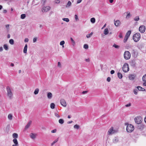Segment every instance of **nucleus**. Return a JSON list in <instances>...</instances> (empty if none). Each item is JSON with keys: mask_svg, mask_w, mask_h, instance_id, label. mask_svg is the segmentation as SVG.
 <instances>
[{"mask_svg": "<svg viewBox=\"0 0 146 146\" xmlns=\"http://www.w3.org/2000/svg\"><path fill=\"white\" fill-rule=\"evenodd\" d=\"M108 30L107 28H106L105 29L104 33L105 35H107L108 33Z\"/></svg>", "mask_w": 146, "mask_h": 146, "instance_id": "nucleus-23", "label": "nucleus"}, {"mask_svg": "<svg viewBox=\"0 0 146 146\" xmlns=\"http://www.w3.org/2000/svg\"><path fill=\"white\" fill-rule=\"evenodd\" d=\"M142 119L141 116H138L135 117L134 119V120L136 123L139 124L141 122V119Z\"/></svg>", "mask_w": 146, "mask_h": 146, "instance_id": "nucleus-6", "label": "nucleus"}, {"mask_svg": "<svg viewBox=\"0 0 146 146\" xmlns=\"http://www.w3.org/2000/svg\"><path fill=\"white\" fill-rule=\"evenodd\" d=\"M142 80L144 82H146V74L143 76L142 78Z\"/></svg>", "mask_w": 146, "mask_h": 146, "instance_id": "nucleus-35", "label": "nucleus"}, {"mask_svg": "<svg viewBox=\"0 0 146 146\" xmlns=\"http://www.w3.org/2000/svg\"><path fill=\"white\" fill-rule=\"evenodd\" d=\"M96 21L95 19L94 18H92L90 19V21L91 23H95Z\"/></svg>", "mask_w": 146, "mask_h": 146, "instance_id": "nucleus-28", "label": "nucleus"}, {"mask_svg": "<svg viewBox=\"0 0 146 146\" xmlns=\"http://www.w3.org/2000/svg\"><path fill=\"white\" fill-rule=\"evenodd\" d=\"M39 91V90L38 88H36L34 92V94L35 95H36L38 93V92Z\"/></svg>", "mask_w": 146, "mask_h": 146, "instance_id": "nucleus-26", "label": "nucleus"}, {"mask_svg": "<svg viewBox=\"0 0 146 146\" xmlns=\"http://www.w3.org/2000/svg\"><path fill=\"white\" fill-rule=\"evenodd\" d=\"M56 129H54L53 130L51 131V132L52 133H56Z\"/></svg>", "mask_w": 146, "mask_h": 146, "instance_id": "nucleus-52", "label": "nucleus"}, {"mask_svg": "<svg viewBox=\"0 0 146 146\" xmlns=\"http://www.w3.org/2000/svg\"><path fill=\"white\" fill-rule=\"evenodd\" d=\"M13 141L14 143V144H15V145H19L18 142L16 139H13Z\"/></svg>", "mask_w": 146, "mask_h": 146, "instance_id": "nucleus-20", "label": "nucleus"}, {"mask_svg": "<svg viewBox=\"0 0 146 146\" xmlns=\"http://www.w3.org/2000/svg\"><path fill=\"white\" fill-rule=\"evenodd\" d=\"M30 137L31 138L34 139L35 138V135L33 133H31L30 135Z\"/></svg>", "mask_w": 146, "mask_h": 146, "instance_id": "nucleus-22", "label": "nucleus"}, {"mask_svg": "<svg viewBox=\"0 0 146 146\" xmlns=\"http://www.w3.org/2000/svg\"><path fill=\"white\" fill-rule=\"evenodd\" d=\"M9 43L11 44H14V41L13 39H10L9 40Z\"/></svg>", "mask_w": 146, "mask_h": 146, "instance_id": "nucleus-34", "label": "nucleus"}, {"mask_svg": "<svg viewBox=\"0 0 146 146\" xmlns=\"http://www.w3.org/2000/svg\"><path fill=\"white\" fill-rule=\"evenodd\" d=\"M72 3L70 1H68L66 7H69L71 5Z\"/></svg>", "mask_w": 146, "mask_h": 146, "instance_id": "nucleus-19", "label": "nucleus"}, {"mask_svg": "<svg viewBox=\"0 0 146 146\" xmlns=\"http://www.w3.org/2000/svg\"><path fill=\"white\" fill-rule=\"evenodd\" d=\"M47 96L48 99H51L52 97V94L50 92L48 93Z\"/></svg>", "mask_w": 146, "mask_h": 146, "instance_id": "nucleus-16", "label": "nucleus"}, {"mask_svg": "<svg viewBox=\"0 0 146 146\" xmlns=\"http://www.w3.org/2000/svg\"><path fill=\"white\" fill-rule=\"evenodd\" d=\"M84 48L86 49H87L88 48V46L87 44H84Z\"/></svg>", "mask_w": 146, "mask_h": 146, "instance_id": "nucleus-43", "label": "nucleus"}, {"mask_svg": "<svg viewBox=\"0 0 146 146\" xmlns=\"http://www.w3.org/2000/svg\"><path fill=\"white\" fill-rule=\"evenodd\" d=\"M140 34L139 33H137L133 35V38L135 42H137L140 39Z\"/></svg>", "mask_w": 146, "mask_h": 146, "instance_id": "nucleus-1", "label": "nucleus"}, {"mask_svg": "<svg viewBox=\"0 0 146 146\" xmlns=\"http://www.w3.org/2000/svg\"><path fill=\"white\" fill-rule=\"evenodd\" d=\"M76 21H77L78 20V15H74Z\"/></svg>", "mask_w": 146, "mask_h": 146, "instance_id": "nucleus-47", "label": "nucleus"}, {"mask_svg": "<svg viewBox=\"0 0 146 146\" xmlns=\"http://www.w3.org/2000/svg\"><path fill=\"white\" fill-rule=\"evenodd\" d=\"M88 92V91H84L82 92V94H86Z\"/></svg>", "mask_w": 146, "mask_h": 146, "instance_id": "nucleus-57", "label": "nucleus"}, {"mask_svg": "<svg viewBox=\"0 0 146 146\" xmlns=\"http://www.w3.org/2000/svg\"><path fill=\"white\" fill-rule=\"evenodd\" d=\"M13 137L14 139H16L18 137V135L17 133H14L13 135Z\"/></svg>", "mask_w": 146, "mask_h": 146, "instance_id": "nucleus-24", "label": "nucleus"}, {"mask_svg": "<svg viewBox=\"0 0 146 146\" xmlns=\"http://www.w3.org/2000/svg\"><path fill=\"white\" fill-rule=\"evenodd\" d=\"M70 40H71L72 41V42L74 44H75V41H74V40L73 39V38L71 37L70 38Z\"/></svg>", "mask_w": 146, "mask_h": 146, "instance_id": "nucleus-48", "label": "nucleus"}, {"mask_svg": "<svg viewBox=\"0 0 146 146\" xmlns=\"http://www.w3.org/2000/svg\"><path fill=\"white\" fill-rule=\"evenodd\" d=\"M123 56L125 59L128 60L131 57L130 53L129 51H126L124 53Z\"/></svg>", "mask_w": 146, "mask_h": 146, "instance_id": "nucleus-5", "label": "nucleus"}, {"mask_svg": "<svg viewBox=\"0 0 146 146\" xmlns=\"http://www.w3.org/2000/svg\"><path fill=\"white\" fill-rule=\"evenodd\" d=\"M85 60L87 62H89L90 61V59L89 58L86 59Z\"/></svg>", "mask_w": 146, "mask_h": 146, "instance_id": "nucleus-62", "label": "nucleus"}, {"mask_svg": "<svg viewBox=\"0 0 146 146\" xmlns=\"http://www.w3.org/2000/svg\"><path fill=\"white\" fill-rule=\"evenodd\" d=\"M114 22L115 25L117 27L119 26L120 25V22L119 20H118L115 21L114 20Z\"/></svg>", "mask_w": 146, "mask_h": 146, "instance_id": "nucleus-13", "label": "nucleus"}, {"mask_svg": "<svg viewBox=\"0 0 146 146\" xmlns=\"http://www.w3.org/2000/svg\"><path fill=\"white\" fill-rule=\"evenodd\" d=\"M62 20L66 22H68L69 21V19L68 18H63L62 19Z\"/></svg>", "mask_w": 146, "mask_h": 146, "instance_id": "nucleus-37", "label": "nucleus"}, {"mask_svg": "<svg viewBox=\"0 0 146 146\" xmlns=\"http://www.w3.org/2000/svg\"><path fill=\"white\" fill-rule=\"evenodd\" d=\"M50 7L48 6H44L42 9V11L43 12H45L49 11Z\"/></svg>", "mask_w": 146, "mask_h": 146, "instance_id": "nucleus-8", "label": "nucleus"}, {"mask_svg": "<svg viewBox=\"0 0 146 146\" xmlns=\"http://www.w3.org/2000/svg\"><path fill=\"white\" fill-rule=\"evenodd\" d=\"M64 43H65V42H64V41L62 40L60 42V45H63Z\"/></svg>", "mask_w": 146, "mask_h": 146, "instance_id": "nucleus-45", "label": "nucleus"}, {"mask_svg": "<svg viewBox=\"0 0 146 146\" xmlns=\"http://www.w3.org/2000/svg\"><path fill=\"white\" fill-rule=\"evenodd\" d=\"M134 126L130 124L127 125L126 129L127 131L129 133L132 132L134 130Z\"/></svg>", "mask_w": 146, "mask_h": 146, "instance_id": "nucleus-3", "label": "nucleus"}, {"mask_svg": "<svg viewBox=\"0 0 146 146\" xmlns=\"http://www.w3.org/2000/svg\"><path fill=\"white\" fill-rule=\"evenodd\" d=\"M55 105L53 103H52L50 104V107L51 108L54 109L55 108Z\"/></svg>", "mask_w": 146, "mask_h": 146, "instance_id": "nucleus-31", "label": "nucleus"}, {"mask_svg": "<svg viewBox=\"0 0 146 146\" xmlns=\"http://www.w3.org/2000/svg\"><path fill=\"white\" fill-rule=\"evenodd\" d=\"M8 118L10 120H11L12 118V115L10 114L8 115Z\"/></svg>", "mask_w": 146, "mask_h": 146, "instance_id": "nucleus-39", "label": "nucleus"}, {"mask_svg": "<svg viewBox=\"0 0 146 146\" xmlns=\"http://www.w3.org/2000/svg\"><path fill=\"white\" fill-rule=\"evenodd\" d=\"M131 106V104L130 103H129V104H126L125 106L126 107H129V106Z\"/></svg>", "mask_w": 146, "mask_h": 146, "instance_id": "nucleus-53", "label": "nucleus"}, {"mask_svg": "<svg viewBox=\"0 0 146 146\" xmlns=\"http://www.w3.org/2000/svg\"><path fill=\"white\" fill-rule=\"evenodd\" d=\"M113 46L115 48H117V49H118V48H119V46L118 45H116L115 44H113Z\"/></svg>", "mask_w": 146, "mask_h": 146, "instance_id": "nucleus-40", "label": "nucleus"}, {"mask_svg": "<svg viewBox=\"0 0 146 146\" xmlns=\"http://www.w3.org/2000/svg\"><path fill=\"white\" fill-rule=\"evenodd\" d=\"M32 122L31 121H30L26 125L25 127V129H28L30 126Z\"/></svg>", "mask_w": 146, "mask_h": 146, "instance_id": "nucleus-15", "label": "nucleus"}, {"mask_svg": "<svg viewBox=\"0 0 146 146\" xmlns=\"http://www.w3.org/2000/svg\"><path fill=\"white\" fill-rule=\"evenodd\" d=\"M136 87L139 91H141V89H142V88L140 86H137Z\"/></svg>", "mask_w": 146, "mask_h": 146, "instance_id": "nucleus-44", "label": "nucleus"}, {"mask_svg": "<svg viewBox=\"0 0 146 146\" xmlns=\"http://www.w3.org/2000/svg\"><path fill=\"white\" fill-rule=\"evenodd\" d=\"M131 33V31H128L126 33L125 36H128V37H129Z\"/></svg>", "mask_w": 146, "mask_h": 146, "instance_id": "nucleus-27", "label": "nucleus"}, {"mask_svg": "<svg viewBox=\"0 0 146 146\" xmlns=\"http://www.w3.org/2000/svg\"><path fill=\"white\" fill-rule=\"evenodd\" d=\"M58 66L59 67H61V63H60V62H58Z\"/></svg>", "mask_w": 146, "mask_h": 146, "instance_id": "nucleus-56", "label": "nucleus"}, {"mask_svg": "<svg viewBox=\"0 0 146 146\" xmlns=\"http://www.w3.org/2000/svg\"><path fill=\"white\" fill-rule=\"evenodd\" d=\"M122 69L123 71L124 72H128L129 70L128 64L127 63L124 64L122 67Z\"/></svg>", "mask_w": 146, "mask_h": 146, "instance_id": "nucleus-4", "label": "nucleus"}, {"mask_svg": "<svg viewBox=\"0 0 146 146\" xmlns=\"http://www.w3.org/2000/svg\"><path fill=\"white\" fill-rule=\"evenodd\" d=\"M7 12V11L6 10H4L3 11V13H5Z\"/></svg>", "mask_w": 146, "mask_h": 146, "instance_id": "nucleus-64", "label": "nucleus"}, {"mask_svg": "<svg viewBox=\"0 0 146 146\" xmlns=\"http://www.w3.org/2000/svg\"><path fill=\"white\" fill-rule=\"evenodd\" d=\"M37 38L36 37H35L33 39V42H35L36 41Z\"/></svg>", "mask_w": 146, "mask_h": 146, "instance_id": "nucleus-49", "label": "nucleus"}, {"mask_svg": "<svg viewBox=\"0 0 146 146\" xmlns=\"http://www.w3.org/2000/svg\"><path fill=\"white\" fill-rule=\"evenodd\" d=\"M115 72V71L114 70H112L110 72V73L111 74H113Z\"/></svg>", "mask_w": 146, "mask_h": 146, "instance_id": "nucleus-58", "label": "nucleus"}, {"mask_svg": "<svg viewBox=\"0 0 146 146\" xmlns=\"http://www.w3.org/2000/svg\"><path fill=\"white\" fill-rule=\"evenodd\" d=\"M135 77L136 75L134 74H130L129 76V79L132 80H134Z\"/></svg>", "mask_w": 146, "mask_h": 146, "instance_id": "nucleus-12", "label": "nucleus"}, {"mask_svg": "<svg viewBox=\"0 0 146 146\" xmlns=\"http://www.w3.org/2000/svg\"><path fill=\"white\" fill-rule=\"evenodd\" d=\"M145 30V27L144 25H142L140 26L139 28V30L142 33H144Z\"/></svg>", "mask_w": 146, "mask_h": 146, "instance_id": "nucleus-9", "label": "nucleus"}, {"mask_svg": "<svg viewBox=\"0 0 146 146\" xmlns=\"http://www.w3.org/2000/svg\"><path fill=\"white\" fill-rule=\"evenodd\" d=\"M137 92H138V90L137 89H135L133 90L134 93L135 95L137 94Z\"/></svg>", "mask_w": 146, "mask_h": 146, "instance_id": "nucleus-42", "label": "nucleus"}, {"mask_svg": "<svg viewBox=\"0 0 146 146\" xmlns=\"http://www.w3.org/2000/svg\"><path fill=\"white\" fill-rule=\"evenodd\" d=\"M93 34V33L92 32H91L90 33L87 35L86 36V37L88 38L90 37Z\"/></svg>", "mask_w": 146, "mask_h": 146, "instance_id": "nucleus-33", "label": "nucleus"}, {"mask_svg": "<svg viewBox=\"0 0 146 146\" xmlns=\"http://www.w3.org/2000/svg\"><path fill=\"white\" fill-rule=\"evenodd\" d=\"M7 91V95L10 99H11L13 96V94L9 86H7L6 88Z\"/></svg>", "mask_w": 146, "mask_h": 146, "instance_id": "nucleus-2", "label": "nucleus"}, {"mask_svg": "<svg viewBox=\"0 0 146 146\" xmlns=\"http://www.w3.org/2000/svg\"><path fill=\"white\" fill-rule=\"evenodd\" d=\"M29 39L28 38H26L25 40H24V42H27L29 41Z\"/></svg>", "mask_w": 146, "mask_h": 146, "instance_id": "nucleus-50", "label": "nucleus"}, {"mask_svg": "<svg viewBox=\"0 0 146 146\" xmlns=\"http://www.w3.org/2000/svg\"><path fill=\"white\" fill-rule=\"evenodd\" d=\"M128 13V14L127 15V16H126V18H127V17H129V16L130 15V12H129V13H128V12H127Z\"/></svg>", "mask_w": 146, "mask_h": 146, "instance_id": "nucleus-59", "label": "nucleus"}, {"mask_svg": "<svg viewBox=\"0 0 146 146\" xmlns=\"http://www.w3.org/2000/svg\"><path fill=\"white\" fill-rule=\"evenodd\" d=\"M82 0H78L77 1V3H80L82 1Z\"/></svg>", "mask_w": 146, "mask_h": 146, "instance_id": "nucleus-60", "label": "nucleus"}, {"mask_svg": "<svg viewBox=\"0 0 146 146\" xmlns=\"http://www.w3.org/2000/svg\"><path fill=\"white\" fill-rule=\"evenodd\" d=\"M60 103L62 105L65 107L66 106V101L63 99H62L60 100Z\"/></svg>", "mask_w": 146, "mask_h": 146, "instance_id": "nucleus-11", "label": "nucleus"}, {"mask_svg": "<svg viewBox=\"0 0 146 146\" xmlns=\"http://www.w3.org/2000/svg\"><path fill=\"white\" fill-rule=\"evenodd\" d=\"M145 125L142 124H140L137 126V131L138 132L139 130L141 131L144 128Z\"/></svg>", "mask_w": 146, "mask_h": 146, "instance_id": "nucleus-7", "label": "nucleus"}, {"mask_svg": "<svg viewBox=\"0 0 146 146\" xmlns=\"http://www.w3.org/2000/svg\"><path fill=\"white\" fill-rule=\"evenodd\" d=\"M119 38H122L123 36H122V34L121 33H120V34L119 35Z\"/></svg>", "mask_w": 146, "mask_h": 146, "instance_id": "nucleus-55", "label": "nucleus"}, {"mask_svg": "<svg viewBox=\"0 0 146 146\" xmlns=\"http://www.w3.org/2000/svg\"><path fill=\"white\" fill-rule=\"evenodd\" d=\"M3 50V48L2 47H0V52H2Z\"/></svg>", "mask_w": 146, "mask_h": 146, "instance_id": "nucleus-61", "label": "nucleus"}, {"mask_svg": "<svg viewBox=\"0 0 146 146\" xmlns=\"http://www.w3.org/2000/svg\"><path fill=\"white\" fill-rule=\"evenodd\" d=\"M79 126L77 125H75L74 126V128L75 129H78L79 128Z\"/></svg>", "mask_w": 146, "mask_h": 146, "instance_id": "nucleus-41", "label": "nucleus"}, {"mask_svg": "<svg viewBox=\"0 0 146 146\" xmlns=\"http://www.w3.org/2000/svg\"><path fill=\"white\" fill-rule=\"evenodd\" d=\"M129 37H128V36H125L123 40V42H126Z\"/></svg>", "mask_w": 146, "mask_h": 146, "instance_id": "nucleus-38", "label": "nucleus"}, {"mask_svg": "<svg viewBox=\"0 0 146 146\" xmlns=\"http://www.w3.org/2000/svg\"><path fill=\"white\" fill-rule=\"evenodd\" d=\"M26 17V15L24 14H22L21 15V18L22 19H24Z\"/></svg>", "mask_w": 146, "mask_h": 146, "instance_id": "nucleus-29", "label": "nucleus"}, {"mask_svg": "<svg viewBox=\"0 0 146 146\" xmlns=\"http://www.w3.org/2000/svg\"><path fill=\"white\" fill-rule=\"evenodd\" d=\"M115 131L113 130V127H111V128L109 130L108 133V135H110L111 134L114 133Z\"/></svg>", "mask_w": 146, "mask_h": 146, "instance_id": "nucleus-10", "label": "nucleus"}, {"mask_svg": "<svg viewBox=\"0 0 146 146\" xmlns=\"http://www.w3.org/2000/svg\"><path fill=\"white\" fill-rule=\"evenodd\" d=\"M117 76L120 79H121L123 77L122 74L119 72L118 73Z\"/></svg>", "mask_w": 146, "mask_h": 146, "instance_id": "nucleus-25", "label": "nucleus"}, {"mask_svg": "<svg viewBox=\"0 0 146 146\" xmlns=\"http://www.w3.org/2000/svg\"><path fill=\"white\" fill-rule=\"evenodd\" d=\"M130 64L131 66L135 67L136 65V62L135 60H132L130 62Z\"/></svg>", "mask_w": 146, "mask_h": 146, "instance_id": "nucleus-14", "label": "nucleus"}, {"mask_svg": "<svg viewBox=\"0 0 146 146\" xmlns=\"http://www.w3.org/2000/svg\"><path fill=\"white\" fill-rule=\"evenodd\" d=\"M58 141V138L57 139H55L52 143H51V145H54L55 143H56Z\"/></svg>", "mask_w": 146, "mask_h": 146, "instance_id": "nucleus-36", "label": "nucleus"}, {"mask_svg": "<svg viewBox=\"0 0 146 146\" xmlns=\"http://www.w3.org/2000/svg\"><path fill=\"white\" fill-rule=\"evenodd\" d=\"M73 122V121H69L67 122L68 124H70L72 123Z\"/></svg>", "mask_w": 146, "mask_h": 146, "instance_id": "nucleus-63", "label": "nucleus"}, {"mask_svg": "<svg viewBox=\"0 0 146 146\" xmlns=\"http://www.w3.org/2000/svg\"><path fill=\"white\" fill-rule=\"evenodd\" d=\"M27 44H26L23 50V52L24 53H27Z\"/></svg>", "mask_w": 146, "mask_h": 146, "instance_id": "nucleus-17", "label": "nucleus"}, {"mask_svg": "<svg viewBox=\"0 0 146 146\" xmlns=\"http://www.w3.org/2000/svg\"><path fill=\"white\" fill-rule=\"evenodd\" d=\"M119 140L117 138L115 137L113 139V141L114 143H116L118 142Z\"/></svg>", "mask_w": 146, "mask_h": 146, "instance_id": "nucleus-18", "label": "nucleus"}, {"mask_svg": "<svg viewBox=\"0 0 146 146\" xmlns=\"http://www.w3.org/2000/svg\"><path fill=\"white\" fill-rule=\"evenodd\" d=\"M134 20L135 21H138L139 20V16H137L134 18Z\"/></svg>", "mask_w": 146, "mask_h": 146, "instance_id": "nucleus-32", "label": "nucleus"}, {"mask_svg": "<svg viewBox=\"0 0 146 146\" xmlns=\"http://www.w3.org/2000/svg\"><path fill=\"white\" fill-rule=\"evenodd\" d=\"M4 48L6 50H7L9 49V48L8 45L7 44H5L3 45Z\"/></svg>", "mask_w": 146, "mask_h": 146, "instance_id": "nucleus-21", "label": "nucleus"}, {"mask_svg": "<svg viewBox=\"0 0 146 146\" xmlns=\"http://www.w3.org/2000/svg\"><path fill=\"white\" fill-rule=\"evenodd\" d=\"M58 122L62 124L64 123V120L63 119H61L59 120Z\"/></svg>", "mask_w": 146, "mask_h": 146, "instance_id": "nucleus-30", "label": "nucleus"}, {"mask_svg": "<svg viewBox=\"0 0 146 146\" xmlns=\"http://www.w3.org/2000/svg\"><path fill=\"white\" fill-rule=\"evenodd\" d=\"M54 115L55 116L58 118H59L60 117V116L56 113H55Z\"/></svg>", "mask_w": 146, "mask_h": 146, "instance_id": "nucleus-46", "label": "nucleus"}, {"mask_svg": "<svg viewBox=\"0 0 146 146\" xmlns=\"http://www.w3.org/2000/svg\"><path fill=\"white\" fill-rule=\"evenodd\" d=\"M60 1L59 0H57L55 1V3H60Z\"/></svg>", "mask_w": 146, "mask_h": 146, "instance_id": "nucleus-54", "label": "nucleus"}, {"mask_svg": "<svg viewBox=\"0 0 146 146\" xmlns=\"http://www.w3.org/2000/svg\"><path fill=\"white\" fill-rule=\"evenodd\" d=\"M110 80H111V78L110 77H108L107 78V80L108 82H110Z\"/></svg>", "mask_w": 146, "mask_h": 146, "instance_id": "nucleus-51", "label": "nucleus"}]
</instances>
